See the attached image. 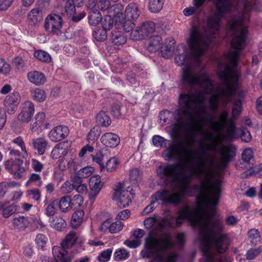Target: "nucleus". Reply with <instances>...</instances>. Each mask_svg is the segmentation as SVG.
I'll use <instances>...</instances> for the list:
<instances>
[{
  "instance_id": "1",
  "label": "nucleus",
  "mask_w": 262,
  "mask_h": 262,
  "mask_svg": "<svg viewBox=\"0 0 262 262\" xmlns=\"http://www.w3.org/2000/svg\"><path fill=\"white\" fill-rule=\"evenodd\" d=\"M229 27L234 35L231 41L234 51L228 54V63H221L218 66L217 73L223 85L215 86L212 84L211 93L203 91L181 94L179 99L181 108L176 111L178 118L170 126L171 131H203L207 126L215 129L214 131H234L233 120L242 111L241 99L234 102L231 119H228L227 110H224L218 118L214 116L220 100L228 103L233 97L239 98L243 96L238 89L240 73L237 68V61L240 51L246 46L247 30L243 18L231 20Z\"/></svg>"
},
{
  "instance_id": "2",
  "label": "nucleus",
  "mask_w": 262,
  "mask_h": 262,
  "mask_svg": "<svg viewBox=\"0 0 262 262\" xmlns=\"http://www.w3.org/2000/svg\"><path fill=\"white\" fill-rule=\"evenodd\" d=\"M213 162L212 158L207 160L201 158L195 166L189 167L187 174L183 173V166L180 163L162 164L156 168L157 174L164 184L176 183L179 184L180 187L182 182L189 181L190 186L186 194L192 195V191L199 192L196 206L184 205L177 211L179 216L176 218V226L179 227L186 220L198 230L203 259L213 249L219 252L226 251L230 242L228 235L222 232L223 223L213 219L222 182L221 178L214 180Z\"/></svg>"
},
{
  "instance_id": "3",
  "label": "nucleus",
  "mask_w": 262,
  "mask_h": 262,
  "mask_svg": "<svg viewBox=\"0 0 262 262\" xmlns=\"http://www.w3.org/2000/svg\"><path fill=\"white\" fill-rule=\"evenodd\" d=\"M201 137L204 139L200 142L202 149L208 151H219L222 161V166L225 167L226 164L231 161L235 155L236 147L231 144L224 145L223 144L224 139L222 136L233 140L239 136L242 141L249 142L251 140L250 132H200Z\"/></svg>"
},
{
  "instance_id": "4",
  "label": "nucleus",
  "mask_w": 262,
  "mask_h": 262,
  "mask_svg": "<svg viewBox=\"0 0 262 262\" xmlns=\"http://www.w3.org/2000/svg\"><path fill=\"white\" fill-rule=\"evenodd\" d=\"M187 51L182 44L177 46L175 62L179 66H184L183 68L182 79L186 83L199 86L206 93L213 91L212 83L207 74L203 71H196L191 64V59L187 57Z\"/></svg>"
},
{
  "instance_id": "5",
  "label": "nucleus",
  "mask_w": 262,
  "mask_h": 262,
  "mask_svg": "<svg viewBox=\"0 0 262 262\" xmlns=\"http://www.w3.org/2000/svg\"><path fill=\"white\" fill-rule=\"evenodd\" d=\"M189 181L182 182L177 190H168L162 189L156 192L151 196V202L150 205L146 206L142 212L143 215H147L152 212L155 207L154 204L158 201H161L165 204H178L180 203L183 194H186L189 188Z\"/></svg>"
},
{
  "instance_id": "6",
  "label": "nucleus",
  "mask_w": 262,
  "mask_h": 262,
  "mask_svg": "<svg viewBox=\"0 0 262 262\" xmlns=\"http://www.w3.org/2000/svg\"><path fill=\"white\" fill-rule=\"evenodd\" d=\"M174 43V40L172 39H166L163 42L160 36L155 35L149 38L147 50L152 53L160 50L162 56L169 58L173 54Z\"/></svg>"
},
{
  "instance_id": "7",
  "label": "nucleus",
  "mask_w": 262,
  "mask_h": 262,
  "mask_svg": "<svg viewBox=\"0 0 262 262\" xmlns=\"http://www.w3.org/2000/svg\"><path fill=\"white\" fill-rule=\"evenodd\" d=\"M12 90V86L9 84L4 85L0 89L1 94L7 95L3 100V105L5 112L9 114L15 113L21 99L20 94L17 91L10 93Z\"/></svg>"
},
{
  "instance_id": "8",
  "label": "nucleus",
  "mask_w": 262,
  "mask_h": 262,
  "mask_svg": "<svg viewBox=\"0 0 262 262\" xmlns=\"http://www.w3.org/2000/svg\"><path fill=\"white\" fill-rule=\"evenodd\" d=\"M76 242V234L71 232L61 243V247L54 246L52 252L56 262H71L73 256L68 253L67 249L71 247Z\"/></svg>"
},
{
  "instance_id": "9",
  "label": "nucleus",
  "mask_w": 262,
  "mask_h": 262,
  "mask_svg": "<svg viewBox=\"0 0 262 262\" xmlns=\"http://www.w3.org/2000/svg\"><path fill=\"white\" fill-rule=\"evenodd\" d=\"M133 188L121 182L116 183L114 188L113 197L117 205L120 208H124L129 205L134 196Z\"/></svg>"
},
{
  "instance_id": "10",
  "label": "nucleus",
  "mask_w": 262,
  "mask_h": 262,
  "mask_svg": "<svg viewBox=\"0 0 262 262\" xmlns=\"http://www.w3.org/2000/svg\"><path fill=\"white\" fill-rule=\"evenodd\" d=\"M191 153L190 149L184 146L182 142H179L171 148L165 150L162 156L167 160L173 159L184 162L188 159Z\"/></svg>"
},
{
  "instance_id": "11",
  "label": "nucleus",
  "mask_w": 262,
  "mask_h": 262,
  "mask_svg": "<svg viewBox=\"0 0 262 262\" xmlns=\"http://www.w3.org/2000/svg\"><path fill=\"white\" fill-rule=\"evenodd\" d=\"M174 217H161L156 214L146 218L144 221V225L148 230L151 231L161 230L165 227H174L173 220Z\"/></svg>"
},
{
  "instance_id": "12",
  "label": "nucleus",
  "mask_w": 262,
  "mask_h": 262,
  "mask_svg": "<svg viewBox=\"0 0 262 262\" xmlns=\"http://www.w3.org/2000/svg\"><path fill=\"white\" fill-rule=\"evenodd\" d=\"M62 19L59 15L51 13L46 17L44 27L48 33L59 35L62 32Z\"/></svg>"
},
{
  "instance_id": "13",
  "label": "nucleus",
  "mask_w": 262,
  "mask_h": 262,
  "mask_svg": "<svg viewBox=\"0 0 262 262\" xmlns=\"http://www.w3.org/2000/svg\"><path fill=\"white\" fill-rule=\"evenodd\" d=\"M123 9V6L120 3L116 4L112 6L108 9V13L109 15L105 16L102 21V28L107 30H110L112 28L114 20L112 17L115 18V20L117 21V17L119 15H122L121 12Z\"/></svg>"
},
{
  "instance_id": "14",
  "label": "nucleus",
  "mask_w": 262,
  "mask_h": 262,
  "mask_svg": "<svg viewBox=\"0 0 262 262\" xmlns=\"http://www.w3.org/2000/svg\"><path fill=\"white\" fill-rule=\"evenodd\" d=\"M103 186V182L101 181L100 176L95 174L92 176L89 181V187L91 192L89 194V199L94 202L99 193Z\"/></svg>"
},
{
  "instance_id": "15",
  "label": "nucleus",
  "mask_w": 262,
  "mask_h": 262,
  "mask_svg": "<svg viewBox=\"0 0 262 262\" xmlns=\"http://www.w3.org/2000/svg\"><path fill=\"white\" fill-rule=\"evenodd\" d=\"M58 167L62 170L69 169L71 172H75L77 169V162L76 156L72 152L60 159Z\"/></svg>"
},
{
  "instance_id": "16",
  "label": "nucleus",
  "mask_w": 262,
  "mask_h": 262,
  "mask_svg": "<svg viewBox=\"0 0 262 262\" xmlns=\"http://www.w3.org/2000/svg\"><path fill=\"white\" fill-rule=\"evenodd\" d=\"M71 142L69 141L62 142L57 144L51 152V157L53 159L64 158L71 152Z\"/></svg>"
},
{
  "instance_id": "17",
  "label": "nucleus",
  "mask_w": 262,
  "mask_h": 262,
  "mask_svg": "<svg viewBox=\"0 0 262 262\" xmlns=\"http://www.w3.org/2000/svg\"><path fill=\"white\" fill-rule=\"evenodd\" d=\"M97 0H88L87 3V7L92 11L90 12L88 19L89 23L92 26H97L101 19V14L97 10L96 7Z\"/></svg>"
},
{
  "instance_id": "18",
  "label": "nucleus",
  "mask_w": 262,
  "mask_h": 262,
  "mask_svg": "<svg viewBox=\"0 0 262 262\" xmlns=\"http://www.w3.org/2000/svg\"><path fill=\"white\" fill-rule=\"evenodd\" d=\"M34 113V105L30 101L25 102L21 112L19 114L18 118L23 122H29L31 119Z\"/></svg>"
},
{
  "instance_id": "19",
  "label": "nucleus",
  "mask_w": 262,
  "mask_h": 262,
  "mask_svg": "<svg viewBox=\"0 0 262 262\" xmlns=\"http://www.w3.org/2000/svg\"><path fill=\"white\" fill-rule=\"evenodd\" d=\"M101 141L105 146L114 148L119 144L120 139L118 135L112 132H106L101 137Z\"/></svg>"
},
{
  "instance_id": "20",
  "label": "nucleus",
  "mask_w": 262,
  "mask_h": 262,
  "mask_svg": "<svg viewBox=\"0 0 262 262\" xmlns=\"http://www.w3.org/2000/svg\"><path fill=\"white\" fill-rule=\"evenodd\" d=\"M12 228L18 231H24L29 225L27 216L24 215L14 216L11 220Z\"/></svg>"
},
{
  "instance_id": "21",
  "label": "nucleus",
  "mask_w": 262,
  "mask_h": 262,
  "mask_svg": "<svg viewBox=\"0 0 262 262\" xmlns=\"http://www.w3.org/2000/svg\"><path fill=\"white\" fill-rule=\"evenodd\" d=\"M42 19V12L39 8L32 9L28 14V21L31 26L38 25Z\"/></svg>"
},
{
  "instance_id": "22",
  "label": "nucleus",
  "mask_w": 262,
  "mask_h": 262,
  "mask_svg": "<svg viewBox=\"0 0 262 262\" xmlns=\"http://www.w3.org/2000/svg\"><path fill=\"white\" fill-rule=\"evenodd\" d=\"M27 78L30 82L36 85H43L46 82L45 75L40 72L34 71L28 73Z\"/></svg>"
},
{
  "instance_id": "23",
  "label": "nucleus",
  "mask_w": 262,
  "mask_h": 262,
  "mask_svg": "<svg viewBox=\"0 0 262 262\" xmlns=\"http://www.w3.org/2000/svg\"><path fill=\"white\" fill-rule=\"evenodd\" d=\"M140 15V12L137 5L135 3H130L125 10V18L135 21Z\"/></svg>"
},
{
  "instance_id": "24",
  "label": "nucleus",
  "mask_w": 262,
  "mask_h": 262,
  "mask_svg": "<svg viewBox=\"0 0 262 262\" xmlns=\"http://www.w3.org/2000/svg\"><path fill=\"white\" fill-rule=\"evenodd\" d=\"M17 209L15 204L7 205L0 202V213L4 218H8L13 214Z\"/></svg>"
},
{
  "instance_id": "25",
  "label": "nucleus",
  "mask_w": 262,
  "mask_h": 262,
  "mask_svg": "<svg viewBox=\"0 0 262 262\" xmlns=\"http://www.w3.org/2000/svg\"><path fill=\"white\" fill-rule=\"evenodd\" d=\"M96 122L98 126L106 127L110 125L112 120L106 112L101 111L96 116Z\"/></svg>"
},
{
  "instance_id": "26",
  "label": "nucleus",
  "mask_w": 262,
  "mask_h": 262,
  "mask_svg": "<svg viewBox=\"0 0 262 262\" xmlns=\"http://www.w3.org/2000/svg\"><path fill=\"white\" fill-rule=\"evenodd\" d=\"M58 205L59 209L62 212H67L72 209L71 199L69 195L62 197L59 201Z\"/></svg>"
},
{
  "instance_id": "27",
  "label": "nucleus",
  "mask_w": 262,
  "mask_h": 262,
  "mask_svg": "<svg viewBox=\"0 0 262 262\" xmlns=\"http://www.w3.org/2000/svg\"><path fill=\"white\" fill-rule=\"evenodd\" d=\"M111 40L114 46H121L126 42L127 38L122 32L115 31L112 33Z\"/></svg>"
},
{
  "instance_id": "28",
  "label": "nucleus",
  "mask_w": 262,
  "mask_h": 262,
  "mask_svg": "<svg viewBox=\"0 0 262 262\" xmlns=\"http://www.w3.org/2000/svg\"><path fill=\"white\" fill-rule=\"evenodd\" d=\"M33 147L37 150L39 155H43L47 148V142L43 138H40L33 139L32 141Z\"/></svg>"
},
{
  "instance_id": "29",
  "label": "nucleus",
  "mask_w": 262,
  "mask_h": 262,
  "mask_svg": "<svg viewBox=\"0 0 262 262\" xmlns=\"http://www.w3.org/2000/svg\"><path fill=\"white\" fill-rule=\"evenodd\" d=\"M30 94L33 100L37 102H43L47 97L46 92L41 89L35 88L30 91Z\"/></svg>"
},
{
  "instance_id": "30",
  "label": "nucleus",
  "mask_w": 262,
  "mask_h": 262,
  "mask_svg": "<svg viewBox=\"0 0 262 262\" xmlns=\"http://www.w3.org/2000/svg\"><path fill=\"white\" fill-rule=\"evenodd\" d=\"M20 165H23V161L18 158L10 159L5 163V166L10 173L16 169Z\"/></svg>"
},
{
  "instance_id": "31",
  "label": "nucleus",
  "mask_w": 262,
  "mask_h": 262,
  "mask_svg": "<svg viewBox=\"0 0 262 262\" xmlns=\"http://www.w3.org/2000/svg\"><path fill=\"white\" fill-rule=\"evenodd\" d=\"M49 221L50 226L57 230H61L66 226L65 221L60 216L50 218Z\"/></svg>"
},
{
  "instance_id": "32",
  "label": "nucleus",
  "mask_w": 262,
  "mask_h": 262,
  "mask_svg": "<svg viewBox=\"0 0 262 262\" xmlns=\"http://www.w3.org/2000/svg\"><path fill=\"white\" fill-rule=\"evenodd\" d=\"M139 27L143 37L154 33L155 30V24L151 21L144 23Z\"/></svg>"
},
{
  "instance_id": "33",
  "label": "nucleus",
  "mask_w": 262,
  "mask_h": 262,
  "mask_svg": "<svg viewBox=\"0 0 262 262\" xmlns=\"http://www.w3.org/2000/svg\"><path fill=\"white\" fill-rule=\"evenodd\" d=\"M48 242V237L43 234H38L35 239L36 247L42 251L46 250Z\"/></svg>"
},
{
  "instance_id": "34",
  "label": "nucleus",
  "mask_w": 262,
  "mask_h": 262,
  "mask_svg": "<svg viewBox=\"0 0 262 262\" xmlns=\"http://www.w3.org/2000/svg\"><path fill=\"white\" fill-rule=\"evenodd\" d=\"M84 216V212L82 210H79L75 211L72 216L71 220V225L74 228L79 227L82 221Z\"/></svg>"
},
{
  "instance_id": "35",
  "label": "nucleus",
  "mask_w": 262,
  "mask_h": 262,
  "mask_svg": "<svg viewBox=\"0 0 262 262\" xmlns=\"http://www.w3.org/2000/svg\"><path fill=\"white\" fill-rule=\"evenodd\" d=\"M45 119V114L43 112L37 113L35 117V122L31 125V129L32 130H41L43 122Z\"/></svg>"
},
{
  "instance_id": "36",
  "label": "nucleus",
  "mask_w": 262,
  "mask_h": 262,
  "mask_svg": "<svg viewBox=\"0 0 262 262\" xmlns=\"http://www.w3.org/2000/svg\"><path fill=\"white\" fill-rule=\"evenodd\" d=\"M34 56L38 60L44 62H49L51 60L50 54L41 50L35 51L34 52Z\"/></svg>"
},
{
  "instance_id": "37",
  "label": "nucleus",
  "mask_w": 262,
  "mask_h": 262,
  "mask_svg": "<svg viewBox=\"0 0 262 262\" xmlns=\"http://www.w3.org/2000/svg\"><path fill=\"white\" fill-rule=\"evenodd\" d=\"M164 0H149V9L153 13L159 12L163 8Z\"/></svg>"
},
{
  "instance_id": "38",
  "label": "nucleus",
  "mask_w": 262,
  "mask_h": 262,
  "mask_svg": "<svg viewBox=\"0 0 262 262\" xmlns=\"http://www.w3.org/2000/svg\"><path fill=\"white\" fill-rule=\"evenodd\" d=\"M129 253L123 248L117 249L114 253V258L116 261H121L129 257Z\"/></svg>"
},
{
  "instance_id": "39",
  "label": "nucleus",
  "mask_w": 262,
  "mask_h": 262,
  "mask_svg": "<svg viewBox=\"0 0 262 262\" xmlns=\"http://www.w3.org/2000/svg\"><path fill=\"white\" fill-rule=\"evenodd\" d=\"M248 235L250 242L253 244H256L260 241V233L256 229L253 228L249 230Z\"/></svg>"
},
{
  "instance_id": "40",
  "label": "nucleus",
  "mask_w": 262,
  "mask_h": 262,
  "mask_svg": "<svg viewBox=\"0 0 262 262\" xmlns=\"http://www.w3.org/2000/svg\"><path fill=\"white\" fill-rule=\"evenodd\" d=\"M112 253V248L103 250L98 255L97 259L99 262H107L110 260Z\"/></svg>"
},
{
  "instance_id": "41",
  "label": "nucleus",
  "mask_w": 262,
  "mask_h": 262,
  "mask_svg": "<svg viewBox=\"0 0 262 262\" xmlns=\"http://www.w3.org/2000/svg\"><path fill=\"white\" fill-rule=\"evenodd\" d=\"M119 162L118 159L116 157L110 158L106 163L105 168L108 172H112L114 171L118 166Z\"/></svg>"
},
{
  "instance_id": "42",
  "label": "nucleus",
  "mask_w": 262,
  "mask_h": 262,
  "mask_svg": "<svg viewBox=\"0 0 262 262\" xmlns=\"http://www.w3.org/2000/svg\"><path fill=\"white\" fill-rule=\"evenodd\" d=\"M107 30L102 28L94 31L93 35L94 37L98 41H102L107 38Z\"/></svg>"
},
{
  "instance_id": "43",
  "label": "nucleus",
  "mask_w": 262,
  "mask_h": 262,
  "mask_svg": "<svg viewBox=\"0 0 262 262\" xmlns=\"http://www.w3.org/2000/svg\"><path fill=\"white\" fill-rule=\"evenodd\" d=\"M49 137L53 142H58L68 136V132H49Z\"/></svg>"
},
{
  "instance_id": "44",
  "label": "nucleus",
  "mask_w": 262,
  "mask_h": 262,
  "mask_svg": "<svg viewBox=\"0 0 262 262\" xmlns=\"http://www.w3.org/2000/svg\"><path fill=\"white\" fill-rule=\"evenodd\" d=\"M92 158L94 162H95L99 165L100 172H102L104 171L105 170V166L103 163L104 158V155L103 153L101 151H99L96 154L95 156H92Z\"/></svg>"
},
{
  "instance_id": "45",
  "label": "nucleus",
  "mask_w": 262,
  "mask_h": 262,
  "mask_svg": "<svg viewBox=\"0 0 262 262\" xmlns=\"http://www.w3.org/2000/svg\"><path fill=\"white\" fill-rule=\"evenodd\" d=\"M94 171L93 167L89 166L80 169L77 173L78 176L80 178H85L90 176Z\"/></svg>"
},
{
  "instance_id": "46",
  "label": "nucleus",
  "mask_w": 262,
  "mask_h": 262,
  "mask_svg": "<svg viewBox=\"0 0 262 262\" xmlns=\"http://www.w3.org/2000/svg\"><path fill=\"white\" fill-rule=\"evenodd\" d=\"M75 189L79 193H86L88 191L87 185L83 183L80 179H76L75 181Z\"/></svg>"
},
{
  "instance_id": "47",
  "label": "nucleus",
  "mask_w": 262,
  "mask_h": 262,
  "mask_svg": "<svg viewBox=\"0 0 262 262\" xmlns=\"http://www.w3.org/2000/svg\"><path fill=\"white\" fill-rule=\"evenodd\" d=\"M262 252V247H258L256 248H252L248 250L246 256L248 259L251 260L258 256Z\"/></svg>"
},
{
  "instance_id": "48",
  "label": "nucleus",
  "mask_w": 262,
  "mask_h": 262,
  "mask_svg": "<svg viewBox=\"0 0 262 262\" xmlns=\"http://www.w3.org/2000/svg\"><path fill=\"white\" fill-rule=\"evenodd\" d=\"M10 64L3 58H0V74L8 75L11 71Z\"/></svg>"
},
{
  "instance_id": "49",
  "label": "nucleus",
  "mask_w": 262,
  "mask_h": 262,
  "mask_svg": "<svg viewBox=\"0 0 262 262\" xmlns=\"http://www.w3.org/2000/svg\"><path fill=\"white\" fill-rule=\"evenodd\" d=\"M134 21V20L131 19H126L124 17L120 20V23L125 31L129 32L132 30L135 26Z\"/></svg>"
},
{
  "instance_id": "50",
  "label": "nucleus",
  "mask_w": 262,
  "mask_h": 262,
  "mask_svg": "<svg viewBox=\"0 0 262 262\" xmlns=\"http://www.w3.org/2000/svg\"><path fill=\"white\" fill-rule=\"evenodd\" d=\"M37 183L36 185L37 186H40L42 185V182L41 180L39 174L35 173H33L30 176L29 180L26 182V186H28L32 183Z\"/></svg>"
},
{
  "instance_id": "51",
  "label": "nucleus",
  "mask_w": 262,
  "mask_h": 262,
  "mask_svg": "<svg viewBox=\"0 0 262 262\" xmlns=\"http://www.w3.org/2000/svg\"><path fill=\"white\" fill-rule=\"evenodd\" d=\"M75 189V181H66L64 182L61 187V191L63 193H70L73 189Z\"/></svg>"
},
{
  "instance_id": "52",
  "label": "nucleus",
  "mask_w": 262,
  "mask_h": 262,
  "mask_svg": "<svg viewBox=\"0 0 262 262\" xmlns=\"http://www.w3.org/2000/svg\"><path fill=\"white\" fill-rule=\"evenodd\" d=\"M242 160L246 163H249L253 158V151L250 148H246L242 155Z\"/></svg>"
},
{
  "instance_id": "53",
  "label": "nucleus",
  "mask_w": 262,
  "mask_h": 262,
  "mask_svg": "<svg viewBox=\"0 0 262 262\" xmlns=\"http://www.w3.org/2000/svg\"><path fill=\"white\" fill-rule=\"evenodd\" d=\"M83 203V199L82 195L80 194L75 195L71 199V205L72 209L77 208L82 206Z\"/></svg>"
},
{
  "instance_id": "54",
  "label": "nucleus",
  "mask_w": 262,
  "mask_h": 262,
  "mask_svg": "<svg viewBox=\"0 0 262 262\" xmlns=\"http://www.w3.org/2000/svg\"><path fill=\"white\" fill-rule=\"evenodd\" d=\"M172 116V114L168 111L161 112L159 116L160 123L161 125L168 123V119Z\"/></svg>"
},
{
  "instance_id": "55",
  "label": "nucleus",
  "mask_w": 262,
  "mask_h": 262,
  "mask_svg": "<svg viewBox=\"0 0 262 262\" xmlns=\"http://www.w3.org/2000/svg\"><path fill=\"white\" fill-rule=\"evenodd\" d=\"M26 194L28 196L31 198L36 201L40 200L41 198L40 191L38 189L36 188L27 190Z\"/></svg>"
},
{
  "instance_id": "56",
  "label": "nucleus",
  "mask_w": 262,
  "mask_h": 262,
  "mask_svg": "<svg viewBox=\"0 0 262 262\" xmlns=\"http://www.w3.org/2000/svg\"><path fill=\"white\" fill-rule=\"evenodd\" d=\"M123 227V224L122 222H114L111 224L109 227V232L111 233H116L121 231Z\"/></svg>"
},
{
  "instance_id": "57",
  "label": "nucleus",
  "mask_w": 262,
  "mask_h": 262,
  "mask_svg": "<svg viewBox=\"0 0 262 262\" xmlns=\"http://www.w3.org/2000/svg\"><path fill=\"white\" fill-rule=\"evenodd\" d=\"M56 212V209L55 207V204L54 202L47 204L45 208V214L48 216H54Z\"/></svg>"
},
{
  "instance_id": "58",
  "label": "nucleus",
  "mask_w": 262,
  "mask_h": 262,
  "mask_svg": "<svg viewBox=\"0 0 262 262\" xmlns=\"http://www.w3.org/2000/svg\"><path fill=\"white\" fill-rule=\"evenodd\" d=\"M185 141L188 146H191L195 142V137L192 134L193 132H185Z\"/></svg>"
},
{
  "instance_id": "59",
  "label": "nucleus",
  "mask_w": 262,
  "mask_h": 262,
  "mask_svg": "<svg viewBox=\"0 0 262 262\" xmlns=\"http://www.w3.org/2000/svg\"><path fill=\"white\" fill-rule=\"evenodd\" d=\"M152 141L154 145L156 147H162L165 145L164 139L160 136H154Z\"/></svg>"
},
{
  "instance_id": "60",
  "label": "nucleus",
  "mask_w": 262,
  "mask_h": 262,
  "mask_svg": "<svg viewBox=\"0 0 262 262\" xmlns=\"http://www.w3.org/2000/svg\"><path fill=\"white\" fill-rule=\"evenodd\" d=\"M140 177V172L138 168H134L130 170L129 173V179L131 183L135 184Z\"/></svg>"
},
{
  "instance_id": "61",
  "label": "nucleus",
  "mask_w": 262,
  "mask_h": 262,
  "mask_svg": "<svg viewBox=\"0 0 262 262\" xmlns=\"http://www.w3.org/2000/svg\"><path fill=\"white\" fill-rule=\"evenodd\" d=\"M97 4V3H96ZM110 2L109 0H99L97 3V8L102 11L108 10L112 7H110Z\"/></svg>"
},
{
  "instance_id": "62",
  "label": "nucleus",
  "mask_w": 262,
  "mask_h": 262,
  "mask_svg": "<svg viewBox=\"0 0 262 262\" xmlns=\"http://www.w3.org/2000/svg\"><path fill=\"white\" fill-rule=\"evenodd\" d=\"M130 37L133 40H140L143 38L139 27L131 32Z\"/></svg>"
},
{
  "instance_id": "63",
  "label": "nucleus",
  "mask_w": 262,
  "mask_h": 262,
  "mask_svg": "<svg viewBox=\"0 0 262 262\" xmlns=\"http://www.w3.org/2000/svg\"><path fill=\"white\" fill-rule=\"evenodd\" d=\"M25 171V169L20 165L15 170L12 172V174L15 179H20L23 177V174Z\"/></svg>"
},
{
  "instance_id": "64",
  "label": "nucleus",
  "mask_w": 262,
  "mask_h": 262,
  "mask_svg": "<svg viewBox=\"0 0 262 262\" xmlns=\"http://www.w3.org/2000/svg\"><path fill=\"white\" fill-rule=\"evenodd\" d=\"M64 170L58 168H56L53 174V178L54 180L61 182L63 180V171Z\"/></svg>"
}]
</instances>
